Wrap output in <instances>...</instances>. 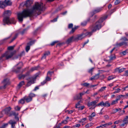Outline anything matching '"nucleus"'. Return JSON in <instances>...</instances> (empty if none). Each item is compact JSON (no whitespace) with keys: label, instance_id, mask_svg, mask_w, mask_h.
<instances>
[{"label":"nucleus","instance_id":"nucleus-29","mask_svg":"<svg viewBox=\"0 0 128 128\" xmlns=\"http://www.w3.org/2000/svg\"><path fill=\"white\" fill-rule=\"evenodd\" d=\"M11 109V108L10 107H9L8 108H6L4 110V111L6 113L8 114V113L10 111V110Z\"/></svg>","mask_w":128,"mask_h":128},{"label":"nucleus","instance_id":"nucleus-35","mask_svg":"<svg viewBox=\"0 0 128 128\" xmlns=\"http://www.w3.org/2000/svg\"><path fill=\"white\" fill-rule=\"evenodd\" d=\"M24 84V81H22L18 85V86L19 88H20Z\"/></svg>","mask_w":128,"mask_h":128},{"label":"nucleus","instance_id":"nucleus-49","mask_svg":"<svg viewBox=\"0 0 128 128\" xmlns=\"http://www.w3.org/2000/svg\"><path fill=\"white\" fill-rule=\"evenodd\" d=\"M94 68H92L89 70L88 72L89 73H91V74H92V72H93Z\"/></svg>","mask_w":128,"mask_h":128},{"label":"nucleus","instance_id":"nucleus-30","mask_svg":"<svg viewBox=\"0 0 128 128\" xmlns=\"http://www.w3.org/2000/svg\"><path fill=\"white\" fill-rule=\"evenodd\" d=\"M94 124L92 123H88L85 125V127L86 128H88L92 126Z\"/></svg>","mask_w":128,"mask_h":128},{"label":"nucleus","instance_id":"nucleus-13","mask_svg":"<svg viewBox=\"0 0 128 128\" xmlns=\"http://www.w3.org/2000/svg\"><path fill=\"white\" fill-rule=\"evenodd\" d=\"M30 28L29 26H28L26 28L23 29H20L19 30V33L22 35H23L26 33L28 30Z\"/></svg>","mask_w":128,"mask_h":128},{"label":"nucleus","instance_id":"nucleus-23","mask_svg":"<svg viewBox=\"0 0 128 128\" xmlns=\"http://www.w3.org/2000/svg\"><path fill=\"white\" fill-rule=\"evenodd\" d=\"M4 2L6 6H10L12 4V2L10 0H5Z\"/></svg>","mask_w":128,"mask_h":128},{"label":"nucleus","instance_id":"nucleus-19","mask_svg":"<svg viewBox=\"0 0 128 128\" xmlns=\"http://www.w3.org/2000/svg\"><path fill=\"white\" fill-rule=\"evenodd\" d=\"M29 74L28 72H27L25 75L20 74L19 75L18 77L19 79H23L26 76Z\"/></svg>","mask_w":128,"mask_h":128},{"label":"nucleus","instance_id":"nucleus-32","mask_svg":"<svg viewBox=\"0 0 128 128\" xmlns=\"http://www.w3.org/2000/svg\"><path fill=\"white\" fill-rule=\"evenodd\" d=\"M121 110V108H116V109H114L113 110V112L114 113H115Z\"/></svg>","mask_w":128,"mask_h":128},{"label":"nucleus","instance_id":"nucleus-2","mask_svg":"<svg viewBox=\"0 0 128 128\" xmlns=\"http://www.w3.org/2000/svg\"><path fill=\"white\" fill-rule=\"evenodd\" d=\"M11 12L9 10L5 11L4 12L3 16L4 17L3 20L4 25H5L6 24L8 25L10 24H16V22L14 18H13L11 19L9 18V16L11 15Z\"/></svg>","mask_w":128,"mask_h":128},{"label":"nucleus","instance_id":"nucleus-54","mask_svg":"<svg viewBox=\"0 0 128 128\" xmlns=\"http://www.w3.org/2000/svg\"><path fill=\"white\" fill-rule=\"evenodd\" d=\"M18 35V34H16L15 36L12 39L10 43L12 42L16 38Z\"/></svg>","mask_w":128,"mask_h":128},{"label":"nucleus","instance_id":"nucleus-36","mask_svg":"<svg viewBox=\"0 0 128 128\" xmlns=\"http://www.w3.org/2000/svg\"><path fill=\"white\" fill-rule=\"evenodd\" d=\"M8 123L4 124L2 126L0 127V128H5L8 126Z\"/></svg>","mask_w":128,"mask_h":128},{"label":"nucleus","instance_id":"nucleus-60","mask_svg":"<svg viewBox=\"0 0 128 128\" xmlns=\"http://www.w3.org/2000/svg\"><path fill=\"white\" fill-rule=\"evenodd\" d=\"M68 122L66 120H63L62 122L61 123L62 124H66Z\"/></svg>","mask_w":128,"mask_h":128},{"label":"nucleus","instance_id":"nucleus-21","mask_svg":"<svg viewBox=\"0 0 128 128\" xmlns=\"http://www.w3.org/2000/svg\"><path fill=\"white\" fill-rule=\"evenodd\" d=\"M79 94H76L74 97V100H80L82 99V97H81L80 96Z\"/></svg>","mask_w":128,"mask_h":128},{"label":"nucleus","instance_id":"nucleus-41","mask_svg":"<svg viewBox=\"0 0 128 128\" xmlns=\"http://www.w3.org/2000/svg\"><path fill=\"white\" fill-rule=\"evenodd\" d=\"M82 102L81 101H79L76 104V108H78V106H80V104Z\"/></svg>","mask_w":128,"mask_h":128},{"label":"nucleus","instance_id":"nucleus-57","mask_svg":"<svg viewBox=\"0 0 128 128\" xmlns=\"http://www.w3.org/2000/svg\"><path fill=\"white\" fill-rule=\"evenodd\" d=\"M120 122H121V121L120 120H117V121H115L114 122V124H119V123Z\"/></svg>","mask_w":128,"mask_h":128},{"label":"nucleus","instance_id":"nucleus-44","mask_svg":"<svg viewBox=\"0 0 128 128\" xmlns=\"http://www.w3.org/2000/svg\"><path fill=\"white\" fill-rule=\"evenodd\" d=\"M14 46H10L8 48V49L9 50H12L14 49Z\"/></svg>","mask_w":128,"mask_h":128},{"label":"nucleus","instance_id":"nucleus-52","mask_svg":"<svg viewBox=\"0 0 128 128\" xmlns=\"http://www.w3.org/2000/svg\"><path fill=\"white\" fill-rule=\"evenodd\" d=\"M76 30V28H72V30L70 32V33L71 34L73 33Z\"/></svg>","mask_w":128,"mask_h":128},{"label":"nucleus","instance_id":"nucleus-45","mask_svg":"<svg viewBox=\"0 0 128 128\" xmlns=\"http://www.w3.org/2000/svg\"><path fill=\"white\" fill-rule=\"evenodd\" d=\"M100 74L99 73L94 76L95 79H97L99 77Z\"/></svg>","mask_w":128,"mask_h":128},{"label":"nucleus","instance_id":"nucleus-24","mask_svg":"<svg viewBox=\"0 0 128 128\" xmlns=\"http://www.w3.org/2000/svg\"><path fill=\"white\" fill-rule=\"evenodd\" d=\"M38 68V67L37 66L33 67L32 68H31V69L29 71V72H28L29 74L30 72H32L33 71H34L35 70H37Z\"/></svg>","mask_w":128,"mask_h":128},{"label":"nucleus","instance_id":"nucleus-63","mask_svg":"<svg viewBox=\"0 0 128 128\" xmlns=\"http://www.w3.org/2000/svg\"><path fill=\"white\" fill-rule=\"evenodd\" d=\"M58 18V16L56 18H54L52 20H51V21L52 22H55L57 21V19Z\"/></svg>","mask_w":128,"mask_h":128},{"label":"nucleus","instance_id":"nucleus-56","mask_svg":"<svg viewBox=\"0 0 128 128\" xmlns=\"http://www.w3.org/2000/svg\"><path fill=\"white\" fill-rule=\"evenodd\" d=\"M58 42V41H55L52 42L51 44L50 45L52 46H53L54 45V44L57 43Z\"/></svg>","mask_w":128,"mask_h":128},{"label":"nucleus","instance_id":"nucleus-10","mask_svg":"<svg viewBox=\"0 0 128 128\" xmlns=\"http://www.w3.org/2000/svg\"><path fill=\"white\" fill-rule=\"evenodd\" d=\"M123 123L121 124L120 126L121 127H123L125 125H127L128 124V115L126 116V117L124 118L122 120Z\"/></svg>","mask_w":128,"mask_h":128},{"label":"nucleus","instance_id":"nucleus-46","mask_svg":"<svg viewBox=\"0 0 128 128\" xmlns=\"http://www.w3.org/2000/svg\"><path fill=\"white\" fill-rule=\"evenodd\" d=\"M96 114L95 112H93L90 116H89V117L92 118L95 116Z\"/></svg>","mask_w":128,"mask_h":128},{"label":"nucleus","instance_id":"nucleus-58","mask_svg":"<svg viewBox=\"0 0 128 128\" xmlns=\"http://www.w3.org/2000/svg\"><path fill=\"white\" fill-rule=\"evenodd\" d=\"M84 92H80L79 93L80 94V96L81 97H82V96H83V95L85 94H84Z\"/></svg>","mask_w":128,"mask_h":128},{"label":"nucleus","instance_id":"nucleus-43","mask_svg":"<svg viewBox=\"0 0 128 128\" xmlns=\"http://www.w3.org/2000/svg\"><path fill=\"white\" fill-rule=\"evenodd\" d=\"M120 0H116L114 2L115 5H117L120 2Z\"/></svg>","mask_w":128,"mask_h":128},{"label":"nucleus","instance_id":"nucleus-47","mask_svg":"<svg viewBox=\"0 0 128 128\" xmlns=\"http://www.w3.org/2000/svg\"><path fill=\"white\" fill-rule=\"evenodd\" d=\"M20 107H19L18 106H17L15 107L14 108V109L16 110L19 111L20 110Z\"/></svg>","mask_w":128,"mask_h":128},{"label":"nucleus","instance_id":"nucleus-33","mask_svg":"<svg viewBox=\"0 0 128 128\" xmlns=\"http://www.w3.org/2000/svg\"><path fill=\"white\" fill-rule=\"evenodd\" d=\"M81 85L82 86H84L87 87L89 86V85H90V84L89 83L85 82L84 83L81 84Z\"/></svg>","mask_w":128,"mask_h":128},{"label":"nucleus","instance_id":"nucleus-64","mask_svg":"<svg viewBox=\"0 0 128 128\" xmlns=\"http://www.w3.org/2000/svg\"><path fill=\"white\" fill-rule=\"evenodd\" d=\"M105 119L106 120H108L109 118V117L108 115H106L104 116Z\"/></svg>","mask_w":128,"mask_h":128},{"label":"nucleus","instance_id":"nucleus-9","mask_svg":"<svg viewBox=\"0 0 128 128\" xmlns=\"http://www.w3.org/2000/svg\"><path fill=\"white\" fill-rule=\"evenodd\" d=\"M36 41V40H34L30 42L27 43V45L26 48V51L28 52L30 49V46H31L34 44Z\"/></svg>","mask_w":128,"mask_h":128},{"label":"nucleus","instance_id":"nucleus-50","mask_svg":"<svg viewBox=\"0 0 128 128\" xmlns=\"http://www.w3.org/2000/svg\"><path fill=\"white\" fill-rule=\"evenodd\" d=\"M53 73V72L49 71L47 73V75L49 76H50Z\"/></svg>","mask_w":128,"mask_h":128},{"label":"nucleus","instance_id":"nucleus-53","mask_svg":"<svg viewBox=\"0 0 128 128\" xmlns=\"http://www.w3.org/2000/svg\"><path fill=\"white\" fill-rule=\"evenodd\" d=\"M12 115L14 116L15 117L18 115V114L16 113L15 112H12Z\"/></svg>","mask_w":128,"mask_h":128},{"label":"nucleus","instance_id":"nucleus-3","mask_svg":"<svg viewBox=\"0 0 128 128\" xmlns=\"http://www.w3.org/2000/svg\"><path fill=\"white\" fill-rule=\"evenodd\" d=\"M107 16H104L101 17L99 20L96 22L94 25L91 26L90 27L93 32H95L96 30L100 29L104 24L102 25L101 23L107 18Z\"/></svg>","mask_w":128,"mask_h":128},{"label":"nucleus","instance_id":"nucleus-7","mask_svg":"<svg viewBox=\"0 0 128 128\" xmlns=\"http://www.w3.org/2000/svg\"><path fill=\"white\" fill-rule=\"evenodd\" d=\"M94 32L92 30V31L88 32L86 30H84L82 34L83 35V36H84V38L86 36L89 37L92 35V33Z\"/></svg>","mask_w":128,"mask_h":128},{"label":"nucleus","instance_id":"nucleus-5","mask_svg":"<svg viewBox=\"0 0 128 128\" xmlns=\"http://www.w3.org/2000/svg\"><path fill=\"white\" fill-rule=\"evenodd\" d=\"M36 96L35 94L30 93L28 96H25L24 97V99L26 102H29L32 100V98Z\"/></svg>","mask_w":128,"mask_h":128},{"label":"nucleus","instance_id":"nucleus-14","mask_svg":"<svg viewBox=\"0 0 128 128\" xmlns=\"http://www.w3.org/2000/svg\"><path fill=\"white\" fill-rule=\"evenodd\" d=\"M127 44V43L123 41L120 43L116 42L115 46L116 47H119L123 45H126Z\"/></svg>","mask_w":128,"mask_h":128},{"label":"nucleus","instance_id":"nucleus-55","mask_svg":"<svg viewBox=\"0 0 128 128\" xmlns=\"http://www.w3.org/2000/svg\"><path fill=\"white\" fill-rule=\"evenodd\" d=\"M18 35V34H16L15 36L12 39L10 43L12 42L16 38Z\"/></svg>","mask_w":128,"mask_h":128},{"label":"nucleus","instance_id":"nucleus-51","mask_svg":"<svg viewBox=\"0 0 128 128\" xmlns=\"http://www.w3.org/2000/svg\"><path fill=\"white\" fill-rule=\"evenodd\" d=\"M120 40H123V41L124 40V42L126 41H128V39H127L125 37H123Z\"/></svg>","mask_w":128,"mask_h":128},{"label":"nucleus","instance_id":"nucleus-62","mask_svg":"<svg viewBox=\"0 0 128 128\" xmlns=\"http://www.w3.org/2000/svg\"><path fill=\"white\" fill-rule=\"evenodd\" d=\"M124 91L128 90V85L123 88Z\"/></svg>","mask_w":128,"mask_h":128},{"label":"nucleus","instance_id":"nucleus-39","mask_svg":"<svg viewBox=\"0 0 128 128\" xmlns=\"http://www.w3.org/2000/svg\"><path fill=\"white\" fill-rule=\"evenodd\" d=\"M115 77L114 76H109L108 78V80H110L114 79Z\"/></svg>","mask_w":128,"mask_h":128},{"label":"nucleus","instance_id":"nucleus-11","mask_svg":"<svg viewBox=\"0 0 128 128\" xmlns=\"http://www.w3.org/2000/svg\"><path fill=\"white\" fill-rule=\"evenodd\" d=\"M98 101V100H94L92 101V102H88V106H94V107L96 106V104L97 103Z\"/></svg>","mask_w":128,"mask_h":128},{"label":"nucleus","instance_id":"nucleus-18","mask_svg":"<svg viewBox=\"0 0 128 128\" xmlns=\"http://www.w3.org/2000/svg\"><path fill=\"white\" fill-rule=\"evenodd\" d=\"M6 6L4 2L3 1H0V8H4Z\"/></svg>","mask_w":128,"mask_h":128},{"label":"nucleus","instance_id":"nucleus-27","mask_svg":"<svg viewBox=\"0 0 128 128\" xmlns=\"http://www.w3.org/2000/svg\"><path fill=\"white\" fill-rule=\"evenodd\" d=\"M25 100L24 99V97L23 98L21 99L18 102V103L19 104H23L24 103Z\"/></svg>","mask_w":128,"mask_h":128},{"label":"nucleus","instance_id":"nucleus-22","mask_svg":"<svg viewBox=\"0 0 128 128\" xmlns=\"http://www.w3.org/2000/svg\"><path fill=\"white\" fill-rule=\"evenodd\" d=\"M50 54V53L49 51L46 52L44 54V55L42 57V59L45 58L46 56L49 55Z\"/></svg>","mask_w":128,"mask_h":128},{"label":"nucleus","instance_id":"nucleus-40","mask_svg":"<svg viewBox=\"0 0 128 128\" xmlns=\"http://www.w3.org/2000/svg\"><path fill=\"white\" fill-rule=\"evenodd\" d=\"M87 22L86 21H84L81 24V25L83 26H86L87 24Z\"/></svg>","mask_w":128,"mask_h":128},{"label":"nucleus","instance_id":"nucleus-8","mask_svg":"<svg viewBox=\"0 0 128 128\" xmlns=\"http://www.w3.org/2000/svg\"><path fill=\"white\" fill-rule=\"evenodd\" d=\"M2 82L4 84V86L1 87V88L2 89H5L6 86L10 84L9 80L8 78L4 79L3 81Z\"/></svg>","mask_w":128,"mask_h":128},{"label":"nucleus","instance_id":"nucleus-28","mask_svg":"<svg viewBox=\"0 0 128 128\" xmlns=\"http://www.w3.org/2000/svg\"><path fill=\"white\" fill-rule=\"evenodd\" d=\"M33 2V1L31 0H27L26 2V5L27 6H28V5H30Z\"/></svg>","mask_w":128,"mask_h":128},{"label":"nucleus","instance_id":"nucleus-48","mask_svg":"<svg viewBox=\"0 0 128 128\" xmlns=\"http://www.w3.org/2000/svg\"><path fill=\"white\" fill-rule=\"evenodd\" d=\"M128 53V50H126L125 51H123L122 52V54L124 55L126 54L127 53Z\"/></svg>","mask_w":128,"mask_h":128},{"label":"nucleus","instance_id":"nucleus-1","mask_svg":"<svg viewBox=\"0 0 128 128\" xmlns=\"http://www.w3.org/2000/svg\"><path fill=\"white\" fill-rule=\"evenodd\" d=\"M44 4L42 2H36L31 9L24 10L22 12L17 14L18 18L20 22H22L23 18L28 16H32L37 14L39 15L40 12L44 8Z\"/></svg>","mask_w":128,"mask_h":128},{"label":"nucleus","instance_id":"nucleus-42","mask_svg":"<svg viewBox=\"0 0 128 128\" xmlns=\"http://www.w3.org/2000/svg\"><path fill=\"white\" fill-rule=\"evenodd\" d=\"M84 107H85V106H78V110H83L84 108Z\"/></svg>","mask_w":128,"mask_h":128},{"label":"nucleus","instance_id":"nucleus-25","mask_svg":"<svg viewBox=\"0 0 128 128\" xmlns=\"http://www.w3.org/2000/svg\"><path fill=\"white\" fill-rule=\"evenodd\" d=\"M104 106V102L103 101H102L98 104H97L96 105V106H94V108L96 106Z\"/></svg>","mask_w":128,"mask_h":128},{"label":"nucleus","instance_id":"nucleus-12","mask_svg":"<svg viewBox=\"0 0 128 128\" xmlns=\"http://www.w3.org/2000/svg\"><path fill=\"white\" fill-rule=\"evenodd\" d=\"M103 9V7L98 8L94 10L92 12L94 14L99 13L102 11Z\"/></svg>","mask_w":128,"mask_h":128},{"label":"nucleus","instance_id":"nucleus-6","mask_svg":"<svg viewBox=\"0 0 128 128\" xmlns=\"http://www.w3.org/2000/svg\"><path fill=\"white\" fill-rule=\"evenodd\" d=\"M38 76V75H36L34 77L30 78L29 79L30 80L28 82L26 86H30L31 84H34V81L36 79Z\"/></svg>","mask_w":128,"mask_h":128},{"label":"nucleus","instance_id":"nucleus-17","mask_svg":"<svg viewBox=\"0 0 128 128\" xmlns=\"http://www.w3.org/2000/svg\"><path fill=\"white\" fill-rule=\"evenodd\" d=\"M125 69H126V68H122L120 69V68H116L114 70L115 72H118L120 73L123 72Z\"/></svg>","mask_w":128,"mask_h":128},{"label":"nucleus","instance_id":"nucleus-61","mask_svg":"<svg viewBox=\"0 0 128 128\" xmlns=\"http://www.w3.org/2000/svg\"><path fill=\"white\" fill-rule=\"evenodd\" d=\"M86 120V118H84L82 119L81 120L82 122V123H84V122Z\"/></svg>","mask_w":128,"mask_h":128},{"label":"nucleus","instance_id":"nucleus-59","mask_svg":"<svg viewBox=\"0 0 128 128\" xmlns=\"http://www.w3.org/2000/svg\"><path fill=\"white\" fill-rule=\"evenodd\" d=\"M73 26V24H69L68 25V28H72Z\"/></svg>","mask_w":128,"mask_h":128},{"label":"nucleus","instance_id":"nucleus-31","mask_svg":"<svg viewBox=\"0 0 128 128\" xmlns=\"http://www.w3.org/2000/svg\"><path fill=\"white\" fill-rule=\"evenodd\" d=\"M110 104L108 101H106L105 102H104V106L108 107L110 106Z\"/></svg>","mask_w":128,"mask_h":128},{"label":"nucleus","instance_id":"nucleus-37","mask_svg":"<svg viewBox=\"0 0 128 128\" xmlns=\"http://www.w3.org/2000/svg\"><path fill=\"white\" fill-rule=\"evenodd\" d=\"M106 88V86H104L102 87L100 89L98 90V92H102L105 90Z\"/></svg>","mask_w":128,"mask_h":128},{"label":"nucleus","instance_id":"nucleus-38","mask_svg":"<svg viewBox=\"0 0 128 128\" xmlns=\"http://www.w3.org/2000/svg\"><path fill=\"white\" fill-rule=\"evenodd\" d=\"M118 102V101L117 100H116V99L115 100H113L112 101V102L111 103V104L112 105H113L114 104L116 103H117Z\"/></svg>","mask_w":128,"mask_h":128},{"label":"nucleus","instance_id":"nucleus-4","mask_svg":"<svg viewBox=\"0 0 128 128\" xmlns=\"http://www.w3.org/2000/svg\"><path fill=\"white\" fill-rule=\"evenodd\" d=\"M14 54V52H13L7 51L0 57V62H2L5 59L7 60L11 58Z\"/></svg>","mask_w":128,"mask_h":128},{"label":"nucleus","instance_id":"nucleus-15","mask_svg":"<svg viewBox=\"0 0 128 128\" xmlns=\"http://www.w3.org/2000/svg\"><path fill=\"white\" fill-rule=\"evenodd\" d=\"M75 38H74L73 36H72L68 38L66 41V42L68 44L74 41L75 40Z\"/></svg>","mask_w":128,"mask_h":128},{"label":"nucleus","instance_id":"nucleus-20","mask_svg":"<svg viewBox=\"0 0 128 128\" xmlns=\"http://www.w3.org/2000/svg\"><path fill=\"white\" fill-rule=\"evenodd\" d=\"M84 38V37L83 36V35L82 33L81 34L78 35L77 37L75 38V40H80Z\"/></svg>","mask_w":128,"mask_h":128},{"label":"nucleus","instance_id":"nucleus-26","mask_svg":"<svg viewBox=\"0 0 128 128\" xmlns=\"http://www.w3.org/2000/svg\"><path fill=\"white\" fill-rule=\"evenodd\" d=\"M108 57L110 58V60H112L115 59L116 58L114 54L111 55L110 56H109Z\"/></svg>","mask_w":128,"mask_h":128},{"label":"nucleus","instance_id":"nucleus-16","mask_svg":"<svg viewBox=\"0 0 128 128\" xmlns=\"http://www.w3.org/2000/svg\"><path fill=\"white\" fill-rule=\"evenodd\" d=\"M9 123L11 124L12 128H16L15 124L16 122L15 121L11 120L9 122Z\"/></svg>","mask_w":128,"mask_h":128},{"label":"nucleus","instance_id":"nucleus-34","mask_svg":"<svg viewBox=\"0 0 128 128\" xmlns=\"http://www.w3.org/2000/svg\"><path fill=\"white\" fill-rule=\"evenodd\" d=\"M121 89L119 88H118L116 89L115 91L113 92L114 94H116L120 92Z\"/></svg>","mask_w":128,"mask_h":128}]
</instances>
